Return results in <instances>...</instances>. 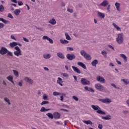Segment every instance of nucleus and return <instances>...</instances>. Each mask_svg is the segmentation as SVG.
Returning a JSON list of instances; mask_svg holds the SVG:
<instances>
[{"mask_svg": "<svg viewBox=\"0 0 129 129\" xmlns=\"http://www.w3.org/2000/svg\"><path fill=\"white\" fill-rule=\"evenodd\" d=\"M107 11H108V12H110V5H108V7L107 8Z\"/></svg>", "mask_w": 129, "mask_h": 129, "instance_id": "nucleus-58", "label": "nucleus"}, {"mask_svg": "<svg viewBox=\"0 0 129 129\" xmlns=\"http://www.w3.org/2000/svg\"><path fill=\"white\" fill-rule=\"evenodd\" d=\"M47 41H49L50 44H53V43H54V42L53 41V40L50 38V37L48 38V40H47Z\"/></svg>", "mask_w": 129, "mask_h": 129, "instance_id": "nucleus-52", "label": "nucleus"}, {"mask_svg": "<svg viewBox=\"0 0 129 129\" xmlns=\"http://www.w3.org/2000/svg\"><path fill=\"white\" fill-rule=\"evenodd\" d=\"M95 88H96L97 90L101 92L104 91V89H105V87L99 83L95 85Z\"/></svg>", "mask_w": 129, "mask_h": 129, "instance_id": "nucleus-3", "label": "nucleus"}, {"mask_svg": "<svg viewBox=\"0 0 129 129\" xmlns=\"http://www.w3.org/2000/svg\"><path fill=\"white\" fill-rule=\"evenodd\" d=\"M10 46L11 48H14L15 46L18 45V43L16 42H13L10 43Z\"/></svg>", "mask_w": 129, "mask_h": 129, "instance_id": "nucleus-26", "label": "nucleus"}, {"mask_svg": "<svg viewBox=\"0 0 129 129\" xmlns=\"http://www.w3.org/2000/svg\"><path fill=\"white\" fill-rule=\"evenodd\" d=\"M8 49L5 47H1V49H0V54L1 55H6L8 53Z\"/></svg>", "mask_w": 129, "mask_h": 129, "instance_id": "nucleus-7", "label": "nucleus"}, {"mask_svg": "<svg viewBox=\"0 0 129 129\" xmlns=\"http://www.w3.org/2000/svg\"><path fill=\"white\" fill-rule=\"evenodd\" d=\"M78 65H79V66H81V67H82L84 69H86V66L82 62H78Z\"/></svg>", "mask_w": 129, "mask_h": 129, "instance_id": "nucleus-22", "label": "nucleus"}, {"mask_svg": "<svg viewBox=\"0 0 129 129\" xmlns=\"http://www.w3.org/2000/svg\"><path fill=\"white\" fill-rule=\"evenodd\" d=\"M120 57H121V58H123V59H124V61H125V62H127V57H126V56L125 54H120Z\"/></svg>", "mask_w": 129, "mask_h": 129, "instance_id": "nucleus-25", "label": "nucleus"}, {"mask_svg": "<svg viewBox=\"0 0 129 129\" xmlns=\"http://www.w3.org/2000/svg\"><path fill=\"white\" fill-rule=\"evenodd\" d=\"M5 27V25L3 23H0V29H3Z\"/></svg>", "mask_w": 129, "mask_h": 129, "instance_id": "nucleus-56", "label": "nucleus"}, {"mask_svg": "<svg viewBox=\"0 0 129 129\" xmlns=\"http://www.w3.org/2000/svg\"><path fill=\"white\" fill-rule=\"evenodd\" d=\"M4 100L6 102H7L9 105H11V102H10V99H9V98L5 97L4 98Z\"/></svg>", "mask_w": 129, "mask_h": 129, "instance_id": "nucleus-40", "label": "nucleus"}, {"mask_svg": "<svg viewBox=\"0 0 129 129\" xmlns=\"http://www.w3.org/2000/svg\"><path fill=\"white\" fill-rule=\"evenodd\" d=\"M0 21L3 22L4 24H9L10 23V21L4 19V18H0Z\"/></svg>", "mask_w": 129, "mask_h": 129, "instance_id": "nucleus-33", "label": "nucleus"}, {"mask_svg": "<svg viewBox=\"0 0 129 129\" xmlns=\"http://www.w3.org/2000/svg\"><path fill=\"white\" fill-rule=\"evenodd\" d=\"M15 50H16V51L14 52V55H15V56H17V57H19V56H20V55H22V50H21V49L20 48V47H19V46H16L15 47Z\"/></svg>", "mask_w": 129, "mask_h": 129, "instance_id": "nucleus-4", "label": "nucleus"}, {"mask_svg": "<svg viewBox=\"0 0 129 129\" xmlns=\"http://www.w3.org/2000/svg\"><path fill=\"white\" fill-rule=\"evenodd\" d=\"M7 79H8L10 82L12 83L13 84H15V82H14L13 79L14 77L12 76H9L7 77Z\"/></svg>", "mask_w": 129, "mask_h": 129, "instance_id": "nucleus-19", "label": "nucleus"}, {"mask_svg": "<svg viewBox=\"0 0 129 129\" xmlns=\"http://www.w3.org/2000/svg\"><path fill=\"white\" fill-rule=\"evenodd\" d=\"M91 107L93 108V109H94V110L96 111L97 113H98L99 114H106L105 112L101 110V108H100V107L97 105H91Z\"/></svg>", "mask_w": 129, "mask_h": 129, "instance_id": "nucleus-1", "label": "nucleus"}, {"mask_svg": "<svg viewBox=\"0 0 129 129\" xmlns=\"http://www.w3.org/2000/svg\"><path fill=\"white\" fill-rule=\"evenodd\" d=\"M65 36L66 39H67V40H69V41L71 40V37L67 33H65Z\"/></svg>", "mask_w": 129, "mask_h": 129, "instance_id": "nucleus-38", "label": "nucleus"}, {"mask_svg": "<svg viewBox=\"0 0 129 129\" xmlns=\"http://www.w3.org/2000/svg\"><path fill=\"white\" fill-rule=\"evenodd\" d=\"M53 118L54 119H60L61 118V114L58 112H55L53 113Z\"/></svg>", "mask_w": 129, "mask_h": 129, "instance_id": "nucleus-10", "label": "nucleus"}, {"mask_svg": "<svg viewBox=\"0 0 129 129\" xmlns=\"http://www.w3.org/2000/svg\"><path fill=\"white\" fill-rule=\"evenodd\" d=\"M47 116L51 119L54 118V114H52L51 113H48L46 114Z\"/></svg>", "mask_w": 129, "mask_h": 129, "instance_id": "nucleus-29", "label": "nucleus"}, {"mask_svg": "<svg viewBox=\"0 0 129 129\" xmlns=\"http://www.w3.org/2000/svg\"><path fill=\"white\" fill-rule=\"evenodd\" d=\"M60 110L63 111H66L67 112H68L69 111V110H68L66 109H63V108L60 109Z\"/></svg>", "mask_w": 129, "mask_h": 129, "instance_id": "nucleus-57", "label": "nucleus"}, {"mask_svg": "<svg viewBox=\"0 0 129 129\" xmlns=\"http://www.w3.org/2000/svg\"><path fill=\"white\" fill-rule=\"evenodd\" d=\"M62 76H63V77H68L69 75H68V74L63 73Z\"/></svg>", "mask_w": 129, "mask_h": 129, "instance_id": "nucleus-54", "label": "nucleus"}, {"mask_svg": "<svg viewBox=\"0 0 129 129\" xmlns=\"http://www.w3.org/2000/svg\"><path fill=\"white\" fill-rule=\"evenodd\" d=\"M112 26H113V27H114V28H116V30H117V31H121V29H120V28L117 26V25H116L115 23H112Z\"/></svg>", "mask_w": 129, "mask_h": 129, "instance_id": "nucleus-34", "label": "nucleus"}, {"mask_svg": "<svg viewBox=\"0 0 129 129\" xmlns=\"http://www.w3.org/2000/svg\"><path fill=\"white\" fill-rule=\"evenodd\" d=\"M99 101L102 102V103H110L111 102V100L106 98V99H99Z\"/></svg>", "mask_w": 129, "mask_h": 129, "instance_id": "nucleus-8", "label": "nucleus"}, {"mask_svg": "<svg viewBox=\"0 0 129 129\" xmlns=\"http://www.w3.org/2000/svg\"><path fill=\"white\" fill-rule=\"evenodd\" d=\"M97 80L100 83H105V79L101 76H98L96 77Z\"/></svg>", "mask_w": 129, "mask_h": 129, "instance_id": "nucleus-11", "label": "nucleus"}, {"mask_svg": "<svg viewBox=\"0 0 129 129\" xmlns=\"http://www.w3.org/2000/svg\"><path fill=\"white\" fill-rule=\"evenodd\" d=\"M43 58H44V59H50V58H51V54H44L43 55Z\"/></svg>", "mask_w": 129, "mask_h": 129, "instance_id": "nucleus-32", "label": "nucleus"}, {"mask_svg": "<svg viewBox=\"0 0 129 129\" xmlns=\"http://www.w3.org/2000/svg\"><path fill=\"white\" fill-rule=\"evenodd\" d=\"M43 98L44 99V100H47L48 99V96L46 94H44Z\"/></svg>", "mask_w": 129, "mask_h": 129, "instance_id": "nucleus-49", "label": "nucleus"}, {"mask_svg": "<svg viewBox=\"0 0 129 129\" xmlns=\"http://www.w3.org/2000/svg\"><path fill=\"white\" fill-rule=\"evenodd\" d=\"M13 72L16 77H19V72L16 70H13Z\"/></svg>", "mask_w": 129, "mask_h": 129, "instance_id": "nucleus-35", "label": "nucleus"}, {"mask_svg": "<svg viewBox=\"0 0 129 129\" xmlns=\"http://www.w3.org/2000/svg\"><path fill=\"white\" fill-rule=\"evenodd\" d=\"M116 41L118 44H122L123 43V34L119 33L117 35Z\"/></svg>", "mask_w": 129, "mask_h": 129, "instance_id": "nucleus-2", "label": "nucleus"}, {"mask_svg": "<svg viewBox=\"0 0 129 129\" xmlns=\"http://www.w3.org/2000/svg\"><path fill=\"white\" fill-rule=\"evenodd\" d=\"M61 95V93H58L57 92H53V95H54V96H57L58 95Z\"/></svg>", "mask_w": 129, "mask_h": 129, "instance_id": "nucleus-44", "label": "nucleus"}, {"mask_svg": "<svg viewBox=\"0 0 129 129\" xmlns=\"http://www.w3.org/2000/svg\"><path fill=\"white\" fill-rule=\"evenodd\" d=\"M121 81H123L125 84H129V80L127 79H122Z\"/></svg>", "mask_w": 129, "mask_h": 129, "instance_id": "nucleus-42", "label": "nucleus"}, {"mask_svg": "<svg viewBox=\"0 0 129 129\" xmlns=\"http://www.w3.org/2000/svg\"><path fill=\"white\" fill-rule=\"evenodd\" d=\"M62 83H63V81H62V79H61V78L58 77L57 78V83L58 84H59V85H60V86H63V84H62Z\"/></svg>", "mask_w": 129, "mask_h": 129, "instance_id": "nucleus-20", "label": "nucleus"}, {"mask_svg": "<svg viewBox=\"0 0 129 129\" xmlns=\"http://www.w3.org/2000/svg\"><path fill=\"white\" fill-rule=\"evenodd\" d=\"M50 110V109H46V108L42 107H41L40 109V112H45L46 111H49Z\"/></svg>", "mask_w": 129, "mask_h": 129, "instance_id": "nucleus-30", "label": "nucleus"}, {"mask_svg": "<svg viewBox=\"0 0 129 129\" xmlns=\"http://www.w3.org/2000/svg\"><path fill=\"white\" fill-rule=\"evenodd\" d=\"M11 39H13V40H15V41L17 40L16 39V37H15V36H14V35H11Z\"/></svg>", "mask_w": 129, "mask_h": 129, "instance_id": "nucleus-61", "label": "nucleus"}, {"mask_svg": "<svg viewBox=\"0 0 129 129\" xmlns=\"http://www.w3.org/2000/svg\"><path fill=\"white\" fill-rule=\"evenodd\" d=\"M102 119L109 120V119H111V116L110 115H107L106 116H102Z\"/></svg>", "mask_w": 129, "mask_h": 129, "instance_id": "nucleus-18", "label": "nucleus"}, {"mask_svg": "<svg viewBox=\"0 0 129 129\" xmlns=\"http://www.w3.org/2000/svg\"><path fill=\"white\" fill-rule=\"evenodd\" d=\"M83 122H84V123H85L86 124H90L91 125H92V124H93V123H92V121H91L90 120H83Z\"/></svg>", "mask_w": 129, "mask_h": 129, "instance_id": "nucleus-23", "label": "nucleus"}, {"mask_svg": "<svg viewBox=\"0 0 129 129\" xmlns=\"http://www.w3.org/2000/svg\"><path fill=\"white\" fill-rule=\"evenodd\" d=\"M111 86H112L114 88H116V89H119V88L116 87V85L114 84H111Z\"/></svg>", "mask_w": 129, "mask_h": 129, "instance_id": "nucleus-47", "label": "nucleus"}, {"mask_svg": "<svg viewBox=\"0 0 129 129\" xmlns=\"http://www.w3.org/2000/svg\"><path fill=\"white\" fill-rule=\"evenodd\" d=\"M81 83L83 85H89V84H90V81L87 80L85 78H82L81 80Z\"/></svg>", "mask_w": 129, "mask_h": 129, "instance_id": "nucleus-6", "label": "nucleus"}, {"mask_svg": "<svg viewBox=\"0 0 129 129\" xmlns=\"http://www.w3.org/2000/svg\"><path fill=\"white\" fill-rule=\"evenodd\" d=\"M49 37L47 36H44L43 37H42V39L43 40H48L49 39Z\"/></svg>", "mask_w": 129, "mask_h": 129, "instance_id": "nucleus-50", "label": "nucleus"}, {"mask_svg": "<svg viewBox=\"0 0 129 129\" xmlns=\"http://www.w3.org/2000/svg\"><path fill=\"white\" fill-rule=\"evenodd\" d=\"M108 1L104 0L101 4L98 5V7H104L105 8L106 6H108Z\"/></svg>", "mask_w": 129, "mask_h": 129, "instance_id": "nucleus-9", "label": "nucleus"}, {"mask_svg": "<svg viewBox=\"0 0 129 129\" xmlns=\"http://www.w3.org/2000/svg\"><path fill=\"white\" fill-rule=\"evenodd\" d=\"M48 23H49V24H51V25H56V20H55V19H52L51 20H50Z\"/></svg>", "mask_w": 129, "mask_h": 129, "instance_id": "nucleus-24", "label": "nucleus"}, {"mask_svg": "<svg viewBox=\"0 0 129 129\" xmlns=\"http://www.w3.org/2000/svg\"><path fill=\"white\" fill-rule=\"evenodd\" d=\"M57 56L58 58H60V59H65V55H64L62 52H58L57 53Z\"/></svg>", "mask_w": 129, "mask_h": 129, "instance_id": "nucleus-15", "label": "nucleus"}, {"mask_svg": "<svg viewBox=\"0 0 129 129\" xmlns=\"http://www.w3.org/2000/svg\"><path fill=\"white\" fill-rule=\"evenodd\" d=\"M8 17L10 18V19H14V17H13V15H12V14L11 13L8 14Z\"/></svg>", "mask_w": 129, "mask_h": 129, "instance_id": "nucleus-48", "label": "nucleus"}, {"mask_svg": "<svg viewBox=\"0 0 129 129\" xmlns=\"http://www.w3.org/2000/svg\"><path fill=\"white\" fill-rule=\"evenodd\" d=\"M56 123H57V124H60V125H62V124H63V123L61 122V121H57L56 122Z\"/></svg>", "mask_w": 129, "mask_h": 129, "instance_id": "nucleus-59", "label": "nucleus"}, {"mask_svg": "<svg viewBox=\"0 0 129 129\" xmlns=\"http://www.w3.org/2000/svg\"><path fill=\"white\" fill-rule=\"evenodd\" d=\"M66 57H67V59H68V60H70V61H72L73 59H75V58H76V56H75V54H71L68 53L67 54Z\"/></svg>", "mask_w": 129, "mask_h": 129, "instance_id": "nucleus-5", "label": "nucleus"}, {"mask_svg": "<svg viewBox=\"0 0 129 129\" xmlns=\"http://www.w3.org/2000/svg\"><path fill=\"white\" fill-rule=\"evenodd\" d=\"M59 42L60 43H61V44H62V45H66L67 44H68V43H69V41L66 39H60L59 40Z\"/></svg>", "mask_w": 129, "mask_h": 129, "instance_id": "nucleus-16", "label": "nucleus"}, {"mask_svg": "<svg viewBox=\"0 0 129 129\" xmlns=\"http://www.w3.org/2000/svg\"><path fill=\"white\" fill-rule=\"evenodd\" d=\"M72 68H73L74 71H75V72H76V73H77L78 74H80V73H81V71H80V70H79L78 68L74 66H72Z\"/></svg>", "mask_w": 129, "mask_h": 129, "instance_id": "nucleus-14", "label": "nucleus"}, {"mask_svg": "<svg viewBox=\"0 0 129 129\" xmlns=\"http://www.w3.org/2000/svg\"><path fill=\"white\" fill-rule=\"evenodd\" d=\"M85 59H86V60H91V56H90V55L88 54H86V55H85V56L84 57Z\"/></svg>", "mask_w": 129, "mask_h": 129, "instance_id": "nucleus-36", "label": "nucleus"}, {"mask_svg": "<svg viewBox=\"0 0 129 129\" xmlns=\"http://www.w3.org/2000/svg\"><path fill=\"white\" fill-rule=\"evenodd\" d=\"M80 54L82 56H83V57H84L85 55L87 54V53H86V51H85V50H82L80 51Z\"/></svg>", "mask_w": 129, "mask_h": 129, "instance_id": "nucleus-31", "label": "nucleus"}, {"mask_svg": "<svg viewBox=\"0 0 129 129\" xmlns=\"http://www.w3.org/2000/svg\"><path fill=\"white\" fill-rule=\"evenodd\" d=\"M44 70H45V71H49V68H48L47 67H44Z\"/></svg>", "mask_w": 129, "mask_h": 129, "instance_id": "nucleus-64", "label": "nucleus"}, {"mask_svg": "<svg viewBox=\"0 0 129 129\" xmlns=\"http://www.w3.org/2000/svg\"><path fill=\"white\" fill-rule=\"evenodd\" d=\"M24 80H25V81H26V82H28V83H29V84H33V83H34V81H33V80H32L31 79H30L28 77H25L24 78Z\"/></svg>", "mask_w": 129, "mask_h": 129, "instance_id": "nucleus-12", "label": "nucleus"}, {"mask_svg": "<svg viewBox=\"0 0 129 129\" xmlns=\"http://www.w3.org/2000/svg\"><path fill=\"white\" fill-rule=\"evenodd\" d=\"M48 103H49V101H43L40 103V104H41V105H44L45 104H48Z\"/></svg>", "mask_w": 129, "mask_h": 129, "instance_id": "nucleus-43", "label": "nucleus"}, {"mask_svg": "<svg viewBox=\"0 0 129 129\" xmlns=\"http://www.w3.org/2000/svg\"><path fill=\"white\" fill-rule=\"evenodd\" d=\"M101 54L104 57H107V52L106 51H105V50L102 51Z\"/></svg>", "mask_w": 129, "mask_h": 129, "instance_id": "nucleus-37", "label": "nucleus"}, {"mask_svg": "<svg viewBox=\"0 0 129 129\" xmlns=\"http://www.w3.org/2000/svg\"><path fill=\"white\" fill-rule=\"evenodd\" d=\"M67 51H74V49L72 47H68L67 48Z\"/></svg>", "mask_w": 129, "mask_h": 129, "instance_id": "nucleus-46", "label": "nucleus"}, {"mask_svg": "<svg viewBox=\"0 0 129 129\" xmlns=\"http://www.w3.org/2000/svg\"><path fill=\"white\" fill-rule=\"evenodd\" d=\"M98 16L100 18H101V19H104V17H105V14L104 13H102L100 12H98Z\"/></svg>", "mask_w": 129, "mask_h": 129, "instance_id": "nucleus-21", "label": "nucleus"}, {"mask_svg": "<svg viewBox=\"0 0 129 129\" xmlns=\"http://www.w3.org/2000/svg\"><path fill=\"white\" fill-rule=\"evenodd\" d=\"M73 99H74V100H76V101H78V100H79L78 97H76V96H73Z\"/></svg>", "mask_w": 129, "mask_h": 129, "instance_id": "nucleus-45", "label": "nucleus"}, {"mask_svg": "<svg viewBox=\"0 0 129 129\" xmlns=\"http://www.w3.org/2000/svg\"><path fill=\"white\" fill-rule=\"evenodd\" d=\"M23 40L25 42H29V39H27L26 37H23Z\"/></svg>", "mask_w": 129, "mask_h": 129, "instance_id": "nucleus-60", "label": "nucleus"}, {"mask_svg": "<svg viewBox=\"0 0 129 129\" xmlns=\"http://www.w3.org/2000/svg\"><path fill=\"white\" fill-rule=\"evenodd\" d=\"M18 6H23V5H24V4L23 3V2L22 1H18Z\"/></svg>", "mask_w": 129, "mask_h": 129, "instance_id": "nucleus-51", "label": "nucleus"}, {"mask_svg": "<svg viewBox=\"0 0 129 129\" xmlns=\"http://www.w3.org/2000/svg\"><path fill=\"white\" fill-rule=\"evenodd\" d=\"M115 6L116 7L117 11L118 12H120V9H119V7H120V4H119V3H116L115 4Z\"/></svg>", "mask_w": 129, "mask_h": 129, "instance_id": "nucleus-28", "label": "nucleus"}, {"mask_svg": "<svg viewBox=\"0 0 129 129\" xmlns=\"http://www.w3.org/2000/svg\"><path fill=\"white\" fill-rule=\"evenodd\" d=\"M20 13H21V10H20V9H16L14 11V14H15L16 16H19Z\"/></svg>", "mask_w": 129, "mask_h": 129, "instance_id": "nucleus-27", "label": "nucleus"}, {"mask_svg": "<svg viewBox=\"0 0 129 129\" xmlns=\"http://www.w3.org/2000/svg\"><path fill=\"white\" fill-rule=\"evenodd\" d=\"M68 12H69V13H73V9H70L69 8H68L67 9Z\"/></svg>", "mask_w": 129, "mask_h": 129, "instance_id": "nucleus-53", "label": "nucleus"}, {"mask_svg": "<svg viewBox=\"0 0 129 129\" xmlns=\"http://www.w3.org/2000/svg\"><path fill=\"white\" fill-rule=\"evenodd\" d=\"M7 54V56H11V57H13V56H14L13 52L9 50H8Z\"/></svg>", "mask_w": 129, "mask_h": 129, "instance_id": "nucleus-41", "label": "nucleus"}, {"mask_svg": "<svg viewBox=\"0 0 129 129\" xmlns=\"http://www.w3.org/2000/svg\"><path fill=\"white\" fill-rule=\"evenodd\" d=\"M18 85L19 86H23V83H22L21 82H20L19 83H18Z\"/></svg>", "mask_w": 129, "mask_h": 129, "instance_id": "nucleus-63", "label": "nucleus"}, {"mask_svg": "<svg viewBox=\"0 0 129 129\" xmlns=\"http://www.w3.org/2000/svg\"><path fill=\"white\" fill-rule=\"evenodd\" d=\"M0 12L1 13H3V12H5V7L3 5H0Z\"/></svg>", "mask_w": 129, "mask_h": 129, "instance_id": "nucleus-39", "label": "nucleus"}, {"mask_svg": "<svg viewBox=\"0 0 129 129\" xmlns=\"http://www.w3.org/2000/svg\"><path fill=\"white\" fill-rule=\"evenodd\" d=\"M73 77L75 79V81H77V77L76 76H73Z\"/></svg>", "mask_w": 129, "mask_h": 129, "instance_id": "nucleus-62", "label": "nucleus"}, {"mask_svg": "<svg viewBox=\"0 0 129 129\" xmlns=\"http://www.w3.org/2000/svg\"><path fill=\"white\" fill-rule=\"evenodd\" d=\"M84 89L86 91H89V92H93V93L95 92L94 90L92 88L88 87L87 86L85 87Z\"/></svg>", "mask_w": 129, "mask_h": 129, "instance_id": "nucleus-13", "label": "nucleus"}, {"mask_svg": "<svg viewBox=\"0 0 129 129\" xmlns=\"http://www.w3.org/2000/svg\"><path fill=\"white\" fill-rule=\"evenodd\" d=\"M97 64H98V60L97 59H94L91 62V64L93 67H96V65H97Z\"/></svg>", "mask_w": 129, "mask_h": 129, "instance_id": "nucleus-17", "label": "nucleus"}, {"mask_svg": "<svg viewBox=\"0 0 129 129\" xmlns=\"http://www.w3.org/2000/svg\"><path fill=\"white\" fill-rule=\"evenodd\" d=\"M98 128L99 129H102V127H103V126L101 124H99L98 126Z\"/></svg>", "mask_w": 129, "mask_h": 129, "instance_id": "nucleus-55", "label": "nucleus"}]
</instances>
